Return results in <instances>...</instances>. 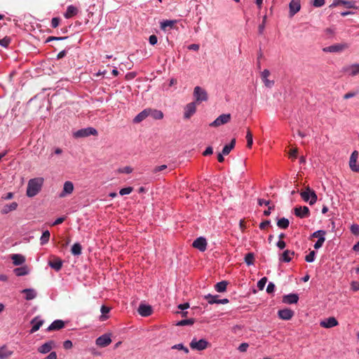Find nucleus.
Segmentation results:
<instances>
[{
  "label": "nucleus",
  "instance_id": "obj_34",
  "mask_svg": "<svg viewBox=\"0 0 359 359\" xmlns=\"http://www.w3.org/2000/svg\"><path fill=\"white\" fill-rule=\"evenodd\" d=\"M290 225L289 219L285 217L278 219L277 226L281 229H286Z\"/></svg>",
  "mask_w": 359,
  "mask_h": 359
},
{
  "label": "nucleus",
  "instance_id": "obj_7",
  "mask_svg": "<svg viewBox=\"0 0 359 359\" xmlns=\"http://www.w3.org/2000/svg\"><path fill=\"white\" fill-rule=\"evenodd\" d=\"M348 48L347 43H336L323 48L325 53H339Z\"/></svg>",
  "mask_w": 359,
  "mask_h": 359
},
{
  "label": "nucleus",
  "instance_id": "obj_37",
  "mask_svg": "<svg viewBox=\"0 0 359 359\" xmlns=\"http://www.w3.org/2000/svg\"><path fill=\"white\" fill-rule=\"evenodd\" d=\"M228 283L225 280L219 282L215 284V290L218 292H224L226 290Z\"/></svg>",
  "mask_w": 359,
  "mask_h": 359
},
{
  "label": "nucleus",
  "instance_id": "obj_24",
  "mask_svg": "<svg viewBox=\"0 0 359 359\" xmlns=\"http://www.w3.org/2000/svg\"><path fill=\"white\" fill-rule=\"evenodd\" d=\"M138 313L140 316L147 317L151 314V307L146 304H140L138 308Z\"/></svg>",
  "mask_w": 359,
  "mask_h": 359
},
{
  "label": "nucleus",
  "instance_id": "obj_38",
  "mask_svg": "<svg viewBox=\"0 0 359 359\" xmlns=\"http://www.w3.org/2000/svg\"><path fill=\"white\" fill-rule=\"evenodd\" d=\"M50 233L49 231L46 230L43 232L41 238H40V243L41 245H46L48 243L50 239Z\"/></svg>",
  "mask_w": 359,
  "mask_h": 359
},
{
  "label": "nucleus",
  "instance_id": "obj_55",
  "mask_svg": "<svg viewBox=\"0 0 359 359\" xmlns=\"http://www.w3.org/2000/svg\"><path fill=\"white\" fill-rule=\"evenodd\" d=\"M351 231L354 235H359V225L353 224L351 226Z\"/></svg>",
  "mask_w": 359,
  "mask_h": 359
},
{
  "label": "nucleus",
  "instance_id": "obj_41",
  "mask_svg": "<svg viewBox=\"0 0 359 359\" xmlns=\"http://www.w3.org/2000/svg\"><path fill=\"white\" fill-rule=\"evenodd\" d=\"M102 315L100 318L101 320H104L108 318V316H105V314L108 313L110 311V309L104 305H102L100 309Z\"/></svg>",
  "mask_w": 359,
  "mask_h": 359
},
{
  "label": "nucleus",
  "instance_id": "obj_53",
  "mask_svg": "<svg viewBox=\"0 0 359 359\" xmlns=\"http://www.w3.org/2000/svg\"><path fill=\"white\" fill-rule=\"evenodd\" d=\"M11 43V39L9 37H4L0 39V45L2 47L7 48Z\"/></svg>",
  "mask_w": 359,
  "mask_h": 359
},
{
  "label": "nucleus",
  "instance_id": "obj_15",
  "mask_svg": "<svg viewBox=\"0 0 359 359\" xmlns=\"http://www.w3.org/2000/svg\"><path fill=\"white\" fill-rule=\"evenodd\" d=\"M74 191V184L70 181H66L64 183L62 191L60 193L59 196L64 198L68 195H70Z\"/></svg>",
  "mask_w": 359,
  "mask_h": 359
},
{
  "label": "nucleus",
  "instance_id": "obj_27",
  "mask_svg": "<svg viewBox=\"0 0 359 359\" xmlns=\"http://www.w3.org/2000/svg\"><path fill=\"white\" fill-rule=\"evenodd\" d=\"M22 293L25 294V299L28 301L34 299L37 295L36 290L32 288L24 289Z\"/></svg>",
  "mask_w": 359,
  "mask_h": 359
},
{
  "label": "nucleus",
  "instance_id": "obj_31",
  "mask_svg": "<svg viewBox=\"0 0 359 359\" xmlns=\"http://www.w3.org/2000/svg\"><path fill=\"white\" fill-rule=\"evenodd\" d=\"M49 266L55 269V271H58L62 269V262L60 259L57 258L53 261H50L48 263Z\"/></svg>",
  "mask_w": 359,
  "mask_h": 359
},
{
  "label": "nucleus",
  "instance_id": "obj_62",
  "mask_svg": "<svg viewBox=\"0 0 359 359\" xmlns=\"http://www.w3.org/2000/svg\"><path fill=\"white\" fill-rule=\"evenodd\" d=\"M275 285L273 283L270 282L266 287V292L268 293H271L275 290Z\"/></svg>",
  "mask_w": 359,
  "mask_h": 359
},
{
  "label": "nucleus",
  "instance_id": "obj_13",
  "mask_svg": "<svg viewBox=\"0 0 359 359\" xmlns=\"http://www.w3.org/2000/svg\"><path fill=\"white\" fill-rule=\"evenodd\" d=\"M56 346L55 341L53 340H49L40 346L38 348V351L40 353L46 354L49 353Z\"/></svg>",
  "mask_w": 359,
  "mask_h": 359
},
{
  "label": "nucleus",
  "instance_id": "obj_42",
  "mask_svg": "<svg viewBox=\"0 0 359 359\" xmlns=\"http://www.w3.org/2000/svg\"><path fill=\"white\" fill-rule=\"evenodd\" d=\"M175 22H176L175 20H163V22H161V28L165 29L168 27H172Z\"/></svg>",
  "mask_w": 359,
  "mask_h": 359
},
{
  "label": "nucleus",
  "instance_id": "obj_54",
  "mask_svg": "<svg viewBox=\"0 0 359 359\" xmlns=\"http://www.w3.org/2000/svg\"><path fill=\"white\" fill-rule=\"evenodd\" d=\"M325 241V238H320L319 239H318V241L315 243L313 245L314 248L316 250L320 248L323 245Z\"/></svg>",
  "mask_w": 359,
  "mask_h": 359
},
{
  "label": "nucleus",
  "instance_id": "obj_40",
  "mask_svg": "<svg viewBox=\"0 0 359 359\" xmlns=\"http://www.w3.org/2000/svg\"><path fill=\"white\" fill-rule=\"evenodd\" d=\"M254 254L252 252H249L245 255L244 260L248 266H251L254 264Z\"/></svg>",
  "mask_w": 359,
  "mask_h": 359
},
{
  "label": "nucleus",
  "instance_id": "obj_9",
  "mask_svg": "<svg viewBox=\"0 0 359 359\" xmlns=\"http://www.w3.org/2000/svg\"><path fill=\"white\" fill-rule=\"evenodd\" d=\"M196 103L191 102L184 108V118L189 119L196 111Z\"/></svg>",
  "mask_w": 359,
  "mask_h": 359
},
{
  "label": "nucleus",
  "instance_id": "obj_10",
  "mask_svg": "<svg viewBox=\"0 0 359 359\" xmlns=\"http://www.w3.org/2000/svg\"><path fill=\"white\" fill-rule=\"evenodd\" d=\"M218 295H212L210 294H208L204 296V299H206L210 304H226L229 303V299L226 298L224 299H218Z\"/></svg>",
  "mask_w": 359,
  "mask_h": 359
},
{
  "label": "nucleus",
  "instance_id": "obj_58",
  "mask_svg": "<svg viewBox=\"0 0 359 359\" xmlns=\"http://www.w3.org/2000/svg\"><path fill=\"white\" fill-rule=\"evenodd\" d=\"M72 346H73V344L71 340L67 339L63 342V347L65 349H67V350L70 349L72 348Z\"/></svg>",
  "mask_w": 359,
  "mask_h": 359
},
{
  "label": "nucleus",
  "instance_id": "obj_43",
  "mask_svg": "<svg viewBox=\"0 0 359 359\" xmlns=\"http://www.w3.org/2000/svg\"><path fill=\"white\" fill-rule=\"evenodd\" d=\"M316 255V252L314 250L311 251L307 255H306L305 261L309 263L314 262Z\"/></svg>",
  "mask_w": 359,
  "mask_h": 359
},
{
  "label": "nucleus",
  "instance_id": "obj_60",
  "mask_svg": "<svg viewBox=\"0 0 359 359\" xmlns=\"http://www.w3.org/2000/svg\"><path fill=\"white\" fill-rule=\"evenodd\" d=\"M149 41L151 45H156L158 42L157 36L154 34L151 35L149 38Z\"/></svg>",
  "mask_w": 359,
  "mask_h": 359
},
{
  "label": "nucleus",
  "instance_id": "obj_25",
  "mask_svg": "<svg viewBox=\"0 0 359 359\" xmlns=\"http://www.w3.org/2000/svg\"><path fill=\"white\" fill-rule=\"evenodd\" d=\"M294 255V252L289 250H285L280 256L279 260L281 262H290L292 257Z\"/></svg>",
  "mask_w": 359,
  "mask_h": 359
},
{
  "label": "nucleus",
  "instance_id": "obj_23",
  "mask_svg": "<svg viewBox=\"0 0 359 359\" xmlns=\"http://www.w3.org/2000/svg\"><path fill=\"white\" fill-rule=\"evenodd\" d=\"M78 13H79V10L76 6H74L73 5H69L67 6V11L64 13V17L66 19H69V18H72V17L78 14Z\"/></svg>",
  "mask_w": 359,
  "mask_h": 359
},
{
  "label": "nucleus",
  "instance_id": "obj_5",
  "mask_svg": "<svg viewBox=\"0 0 359 359\" xmlns=\"http://www.w3.org/2000/svg\"><path fill=\"white\" fill-rule=\"evenodd\" d=\"M97 131L95 128L92 127H88L78 130L73 133V136L75 138L86 137L90 135H97Z\"/></svg>",
  "mask_w": 359,
  "mask_h": 359
},
{
  "label": "nucleus",
  "instance_id": "obj_16",
  "mask_svg": "<svg viewBox=\"0 0 359 359\" xmlns=\"http://www.w3.org/2000/svg\"><path fill=\"white\" fill-rule=\"evenodd\" d=\"M192 246L201 252H204L207 248V241L203 237L197 238L192 243Z\"/></svg>",
  "mask_w": 359,
  "mask_h": 359
},
{
  "label": "nucleus",
  "instance_id": "obj_28",
  "mask_svg": "<svg viewBox=\"0 0 359 359\" xmlns=\"http://www.w3.org/2000/svg\"><path fill=\"white\" fill-rule=\"evenodd\" d=\"M18 206V205L16 202H12L10 204L5 205L2 208L1 212L3 215H6L11 211L15 210L17 209Z\"/></svg>",
  "mask_w": 359,
  "mask_h": 359
},
{
  "label": "nucleus",
  "instance_id": "obj_33",
  "mask_svg": "<svg viewBox=\"0 0 359 359\" xmlns=\"http://www.w3.org/2000/svg\"><path fill=\"white\" fill-rule=\"evenodd\" d=\"M236 145V140L233 139L231 140V142L228 144H226L222 151V154L224 155H228L230 151L234 148Z\"/></svg>",
  "mask_w": 359,
  "mask_h": 359
},
{
  "label": "nucleus",
  "instance_id": "obj_57",
  "mask_svg": "<svg viewBox=\"0 0 359 359\" xmlns=\"http://www.w3.org/2000/svg\"><path fill=\"white\" fill-rule=\"evenodd\" d=\"M262 81L267 88H271L274 84V81L269 80L268 78L262 79Z\"/></svg>",
  "mask_w": 359,
  "mask_h": 359
},
{
  "label": "nucleus",
  "instance_id": "obj_36",
  "mask_svg": "<svg viewBox=\"0 0 359 359\" xmlns=\"http://www.w3.org/2000/svg\"><path fill=\"white\" fill-rule=\"evenodd\" d=\"M71 252L74 256H79L82 253V247L79 243H74L71 249Z\"/></svg>",
  "mask_w": 359,
  "mask_h": 359
},
{
  "label": "nucleus",
  "instance_id": "obj_4",
  "mask_svg": "<svg viewBox=\"0 0 359 359\" xmlns=\"http://www.w3.org/2000/svg\"><path fill=\"white\" fill-rule=\"evenodd\" d=\"M193 95L195 99L194 102H196V104L207 101L208 99L207 91L200 86H196L194 88Z\"/></svg>",
  "mask_w": 359,
  "mask_h": 359
},
{
  "label": "nucleus",
  "instance_id": "obj_45",
  "mask_svg": "<svg viewBox=\"0 0 359 359\" xmlns=\"http://www.w3.org/2000/svg\"><path fill=\"white\" fill-rule=\"evenodd\" d=\"M245 137L247 140V147L248 148H251L253 144V137L250 130H248Z\"/></svg>",
  "mask_w": 359,
  "mask_h": 359
},
{
  "label": "nucleus",
  "instance_id": "obj_39",
  "mask_svg": "<svg viewBox=\"0 0 359 359\" xmlns=\"http://www.w3.org/2000/svg\"><path fill=\"white\" fill-rule=\"evenodd\" d=\"M358 156V153L357 151H353L350 156V161H349V166L351 169L355 166L357 164V158Z\"/></svg>",
  "mask_w": 359,
  "mask_h": 359
},
{
  "label": "nucleus",
  "instance_id": "obj_8",
  "mask_svg": "<svg viewBox=\"0 0 359 359\" xmlns=\"http://www.w3.org/2000/svg\"><path fill=\"white\" fill-rule=\"evenodd\" d=\"M342 72L348 76H354L359 74V64L355 63L343 67Z\"/></svg>",
  "mask_w": 359,
  "mask_h": 359
},
{
  "label": "nucleus",
  "instance_id": "obj_2",
  "mask_svg": "<svg viewBox=\"0 0 359 359\" xmlns=\"http://www.w3.org/2000/svg\"><path fill=\"white\" fill-rule=\"evenodd\" d=\"M300 196L305 202L309 203L311 205H314L318 200L316 192L309 187H306L304 191H301Z\"/></svg>",
  "mask_w": 359,
  "mask_h": 359
},
{
  "label": "nucleus",
  "instance_id": "obj_35",
  "mask_svg": "<svg viewBox=\"0 0 359 359\" xmlns=\"http://www.w3.org/2000/svg\"><path fill=\"white\" fill-rule=\"evenodd\" d=\"M14 273L17 276H23L29 273V270L27 266H23L15 269Z\"/></svg>",
  "mask_w": 359,
  "mask_h": 359
},
{
  "label": "nucleus",
  "instance_id": "obj_56",
  "mask_svg": "<svg viewBox=\"0 0 359 359\" xmlns=\"http://www.w3.org/2000/svg\"><path fill=\"white\" fill-rule=\"evenodd\" d=\"M67 37V36H49L47 39H46V42H50L51 41H61V40H64V39H66Z\"/></svg>",
  "mask_w": 359,
  "mask_h": 359
},
{
  "label": "nucleus",
  "instance_id": "obj_20",
  "mask_svg": "<svg viewBox=\"0 0 359 359\" xmlns=\"http://www.w3.org/2000/svg\"><path fill=\"white\" fill-rule=\"evenodd\" d=\"M290 15L293 16L300 11V0H291L289 4Z\"/></svg>",
  "mask_w": 359,
  "mask_h": 359
},
{
  "label": "nucleus",
  "instance_id": "obj_50",
  "mask_svg": "<svg viewBox=\"0 0 359 359\" xmlns=\"http://www.w3.org/2000/svg\"><path fill=\"white\" fill-rule=\"evenodd\" d=\"M133 189L131 187H128L120 189L119 194L121 196L130 194L133 191Z\"/></svg>",
  "mask_w": 359,
  "mask_h": 359
},
{
  "label": "nucleus",
  "instance_id": "obj_51",
  "mask_svg": "<svg viewBox=\"0 0 359 359\" xmlns=\"http://www.w3.org/2000/svg\"><path fill=\"white\" fill-rule=\"evenodd\" d=\"M266 21V15L263 17L262 22L258 27V31L259 34H262L264 32L265 25Z\"/></svg>",
  "mask_w": 359,
  "mask_h": 359
},
{
  "label": "nucleus",
  "instance_id": "obj_6",
  "mask_svg": "<svg viewBox=\"0 0 359 359\" xmlns=\"http://www.w3.org/2000/svg\"><path fill=\"white\" fill-rule=\"evenodd\" d=\"M230 114H222L219 116L214 121L210 123V127H219L222 125L226 124L231 121Z\"/></svg>",
  "mask_w": 359,
  "mask_h": 359
},
{
  "label": "nucleus",
  "instance_id": "obj_11",
  "mask_svg": "<svg viewBox=\"0 0 359 359\" xmlns=\"http://www.w3.org/2000/svg\"><path fill=\"white\" fill-rule=\"evenodd\" d=\"M340 5H342L347 8H358V7L355 5V1L346 0H333L332 4L330 5V7H337Z\"/></svg>",
  "mask_w": 359,
  "mask_h": 359
},
{
  "label": "nucleus",
  "instance_id": "obj_52",
  "mask_svg": "<svg viewBox=\"0 0 359 359\" xmlns=\"http://www.w3.org/2000/svg\"><path fill=\"white\" fill-rule=\"evenodd\" d=\"M133 169L130 166H125L118 170L119 173L130 174L133 172Z\"/></svg>",
  "mask_w": 359,
  "mask_h": 359
},
{
  "label": "nucleus",
  "instance_id": "obj_63",
  "mask_svg": "<svg viewBox=\"0 0 359 359\" xmlns=\"http://www.w3.org/2000/svg\"><path fill=\"white\" fill-rule=\"evenodd\" d=\"M213 153V149L212 147H208L203 152V155L205 156L211 155Z\"/></svg>",
  "mask_w": 359,
  "mask_h": 359
},
{
  "label": "nucleus",
  "instance_id": "obj_44",
  "mask_svg": "<svg viewBox=\"0 0 359 359\" xmlns=\"http://www.w3.org/2000/svg\"><path fill=\"white\" fill-rule=\"evenodd\" d=\"M194 323V320L193 318L184 319L179 321L177 323V325L179 326H184V325H192Z\"/></svg>",
  "mask_w": 359,
  "mask_h": 359
},
{
  "label": "nucleus",
  "instance_id": "obj_46",
  "mask_svg": "<svg viewBox=\"0 0 359 359\" xmlns=\"http://www.w3.org/2000/svg\"><path fill=\"white\" fill-rule=\"evenodd\" d=\"M326 231L325 230H318L314 231L311 234V237L313 238H318V239L320 238H325Z\"/></svg>",
  "mask_w": 359,
  "mask_h": 359
},
{
  "label": "nucleus",
  "instance_id": "obj_21",
  "mask_svg": "<svg viewBox=\"0 0 359 359\" xmlns=\"http://www.w3.org/2000/svg\"><path fill=\"white\" fill-rule=\"evenodd\" d=\"M299 300V296L294 293H290L284 295L283 297V302L287 304H292L297 303Z\"/></svg>",
  "mask_w": 359,
  "mask_h": 359
},
{
  "label": "nucleus",
  "instance_id": "obj_17",
  "mask_svg": "<svg viewBox=\"0 0 359 359\" xmlns=\"http://www.w3.org/2000/svg\"><path fill=\"white\" fill-rule=\"evenodd\" d=\"M338 324L339 323L334 317H329L320 322V325L324 328H332Z\"/></svg>",
  "mask_w": 359,
  "mask_h": 359
},
{
  "label": "nucleus",
  "instance_id": "obj_32",
  "mask_svg": "<svg viewBox=\"0 0 359 359\" xmlns=\"http://www.w3.org/2000/svg\"><path fill=\"white\" fill-rule=\"evenodd\" d=\"M149 116H151L156 120H160L163 118V114L161 111L157 109H152L149 108Z\"/></svg>",
  "mask_w": 359,
  "mask_h": 359
},
{
  "label": "nucleus",
  "instance_id": "obj_3",
  "mask_svg": "<svg viewBox=\"0 0 359 359\" xmlns=\"http://www.w3.org/2000/svg\"><path fill=\"white\" fill-rule=\"evenodd\" d=\"M189 346L192 350L201 351L209 347L210 343L205 339H201L198 340L196 338L194 337L191 341Z\"/></svg>",
  "mask_w": 359,
  "mask_h": 359
},
{
  "label": "nucleus",
  "instance_id": "obj_59",
  "mask_svg": "<svg viewBox=\"0 0 359 359\" xmlns=\"http://www.w3.org/2000/svg\"><path fill=\"white\" fill-rule=\"evenodd\" d=\"M60 22V19L59 18H53L51 20V27L53 28H56Z\"/></svg>",
  "mask_w": 359,
  "mask_h": 359
},
{
  "label": "nucleus",
  "instance_id": "obj_18",
  "mask_svg": "<svg viewBox=\"0 0 359 359\" xmlns=\"http://www.w3.org/2000/svg\"><path fill=\"white\" fill-rule=\"evenodd\" d=\"M43 320H42L40 316L34 317L30 322L32 327L29 332L31 334H33L38 331L40 329V327L43 325Z\"/></svg>",
  "mask_w": 359,
  "mask_h": 359
},
{
  "label": "nucleus",
  "instance_id": "obj_64",
  "mask_svg": "<svg viewBox=\"0 0 359 359\" xmlns=\"http://www.w3.org/2000/svg\"><path fill=\"white\" fill-rule=\"evenodd\" d=\"M271 224L270 220H264L259 224V229H264L266 226H269Z\"/></svg>",
  "mask_w": 359,
  "mask_h": 359
},
{
  "label": "nucleus",
  "instance_id": "obj_26",
  "mask_svg": "<svg viewBox=\"0 0 359 359\" xmlns=\"http://www.w3.org/2000/svg\"><path fill=\"white\" fill-rule=\"evenodd\" d=\"M149 108L145 109L140 112L133 119V122L138 123L144 121L146 118L149 116Z\"/></svg>",
  "mask_w": 359,
  "mask_h": 359
},
{
  "label": "nucleus",
  "instance_id": "obj_48",
  "mask_svg": "<svg viewBox=\"0 0 359 359\" xmlns=\"http://www.w3.org/2000/svg\"><path fill=\"white\" fill-rule=\"evenodd\" d=\"M325 0H311V4L315 8H320L325 5Z\"/></svg>",
  "mask_w": 359,
  "mask_h": 359
},
{
  "label": "nucleus",
  "instance_id": "obj_29",
  "mask_svg": "<svg viewBox=\"0 0 359 359\" xmlns=\"http://www.w3.org/2000/svg\"><path fill=\"white\" fill-rule=\"evenodd\" d=\"M11 259L13 261V264L15 266H19L25 262V258L23 255L20 254H14L11 257Z\"/></svg>",
  "mask_w": 359,
  "mask_h": 359
},
{
  "label": "nucleus",
  "instance_id": "obj_1",
  "mask_svg": "<svg viewBox=\"0 0 359 359\" xmlns=\"http://www.w3.org/2000/svg\"><path fill=\"white\" fill-rule=\"evenodd\" d=\"M44 180L43 177H36L28 181L26 194L28 197H34L41 189Z\"/></svg>",
  "mask_w": 359,
  "mask_h": 359
},
{
  "label": "nucleus",
  "instance_id": "obj_14",
  "mask_svg": "<svg viewBox=\"0 0 359 359\" xmlns=\"http://www.w3.org/2000/svg\"><path fill=\"white\" fill-rule=\"evenodd\" d=\"M294 215L299 218H306L309 217L310 210L306 206H299L294 209Z\"/></svg>",
  "mask_w": 359,
  "mask_h": 359
},
{
  "label": "nucleus",
  "instance_id": "obj_30",
  "mask_svg": "<svg viewBox=\"0 0 359 359\" xmlns=\"http://www.w3.org/2000/svg\"><path fill=\"white\" fill-rule=\"evenodd\" d=\"M13 354V351L9 350L6 346L0 347V359H6Z\"/></svg>",
  "mask_w": 359,
  "mask_h": 359
},
{
  "label": "nucleus",
  "instance_id": "obj_47",
  "mask_svg": "<svg viewBox=\"0 0 359 359\" xmlns=\"http://www.w3.org/2000/svg\"><path fill=\"white\" fill-rule=\"evenodd\" d=\"M172 349H177L183 351L184 353L187 354L189 351L187 347L184 346L183 344H177L171 347Z\"/></svg>",
  "mask_w": 359,
  "mask_h": 359
},
{
  "label": "nucleus",
  "instance_id": "obj_61",
  "mask_svg": "<svg viewBox=\"0 0 359 359\" xmlns=\"http://www.w3.org/2000/svg\"><path fill=\"white\" fill-rule=\"evenodd\" d=\"M249 345L248 343H242L238 346V349L240 352H245L248 348Z\"/></svg>",
  "mask_w": 359,
  "mask_h": 359
},
{
  "label": "nucleus",
  "instance_id": "obj_22",
  "mask_svg": "<svg viewBox=\"0 0 359 359\" xmlns=\"http://www.w3.org/2000/svg\"><path fill=\"white\" fill-rule=\"evenodd\" d=\"M65 322L62 320H54L47 328V331L59 330L65 327Z\"/></svg>",
  "mask_w": 359,
  "mask_h": 359
},
{
  "label": "nucleus",
  "instance_id": "obj_12",
  "mask_svg": "<svg viewBox=\"0 0 359 359\" xmlns=\"http://www.w3.org/2000/svg\"><path fill=\"white\" fill-rule=\"evenodd\" d=\"M111 342V339L110 337V334H104L99 337H97L95 340V344L97 346L100 347H106L109 346Z\"/></svg>",
  "mask_w": 359,
  "mask_h": 359
},
{
  "label": "nucleus",
  "instance_id": "obj_49",
  "mask_svg": "<svg viewBox=\"0 0 359 359\" xmlns=\"http://www.w3.org/2000/svg\"><path fill=\"white\" fill-rule=\"evenodd\" d=\"M266 282H267V278L266 277L262 278L257 282V287L259 288V290H262L264 288Z\"/></svg>",
  "mask_w": 359,
  "mask_h": 359
},
{
  "label": "nucleus",
  "instance_id": "obj_19",
  "mask_svg": "<svg viewBox=\"0 0 359 359\" xmlns=\"http://www.w3.org/2000/svg\"><path fill=\"white\" fill-rule=\"evenodd\" d=\"M294 316V311L290 309H284L278 311L279 318L284 320H290Z\"/></svg>",
  "mask_w": 359,
  "mask_h": 359
}]
</instances>
